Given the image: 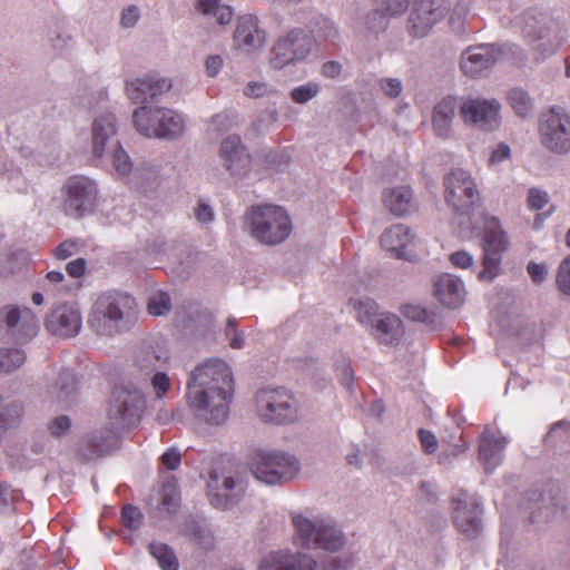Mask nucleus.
I'll return each mask as SVG.
<instances>
[{
    "instance_id": "obj_1",
    "label": "nucleus",
    "mask_w": 570,
    "mask_h": 570,
    "mask_svg": "<svg viewBox=\"0 0 570 570\" xmlns=\"http://www.w3.org/2000/svg\"><path fill=\"white\" fill-rule=\"evenodd\" d=\"M187 387V405L195 420L209 425H220L227 420L234 381L224 361L208 360L197 366Z\"/></svg>"
},
{
    "instance_id": "obj_2",
    "label": "nucleus",
    "mask_w": 570,
    "mask_h": 570,
    "mask_svg": "<svg viewBox=\"0 0 570 570\" xmlns=\"http://www.w3.org/2000/svg\"><path fill=\"white\" fill-rule=\"evenodd\" d=\"M242 229L256 243L276 246L285 242L293 229L288 213L281 206H249L242 216Z\"/></svg>"
},
{
    "instance_id": "obj_3",
    "label": "nucleus",
    "mask_w": 570,
    "mask_h": 570,
    "mask_svg": "<svg viewBox=\"0 0 570 570\" xmlns=\"http://www.w3.org/2000/svg\"><path fill=\"white\" fill-rule=\"evenodd\" d=\"M135 299L120 292L100 294L88 314V326L99 336L114 337L125 332L135 315Z\"/></svg>"
},
{
    "instance_id": "obj_4",
    "label": "nucleus",
    "mask_w": 570,
    "mask_h": 570,
    "mask_svg": "<svg viewBox=\"0 0 570 570\" xmlns=\"http://www.w3.org/2000/svg\"><path fill=\"white\" fill-rule=\"evenodd\" d=\"M291 521L294 527V542L301 548L337 551L345 543L343 532L321 517L308 518L299 512H291Z\"/></svg>"
},
{
    "instance_id": "obj_5",
    "label": "nucleus",
    "mask_w": 570,
    "mask_h": 570,
    "mask_svg": "<svg viewBox=\"0 0 570 570\" xmlns=\"http://www.w3.org/2000/svg\"><path fill=\"white\" fill-rule=\"evenodd\" d=\"M248 466L255 479L267 485L287 483L301 470L298 459L282 450H256L249 458Z\"/></svg>"
},
{
    "instance_id": "obj_6",
    "label": "nucleus",
    "mask_w": 570,
    "mask_h": 570,
    "mask_svg": "<svg viewBox=\"0 0 570 570\" xmlns=\"http://www.w3.org/2000/svg\"><path fill=\"white\" fill-rule=\"evenodd\" d=\"M255 411L264 423L288 425L301 416L299 402L294 393L285 387H264L255 394Z\"/></svg>"
},
{
    "instance_id": "obj_7",
    "label": "nucleus",
    "mask_w": 570,
    "mask_h": 570,
    "mask_svg": "<svg viewBox=\"0 0 570 570\" xmlns=\"http://www.w3.org/2000/svg\"><path fill=\"white\" fill-rule=\"evenodd\" d=\"M135 128L145 137L174 140L185 130V120L177 111L164 108L140 106L132 112Z\"/></svg>"
},
{
    "instance_id": "obj_8",
    "label": "nucleus",
    "mask_w": 570,
    "mask_h": 570,
    "mask_svg": "<svg viewBox=\"0 0 570 570\" xmlns=\"http://www.w3.org/2000/svg\"><path fill=\"white\" fill-rule=\"evenodd\" d=\"M444 199L456 215H469L481 205V195L471 174L463 169L449 173L443 180Z\"/></svg>"
},
{
    "instance_id": "obj_9",
    "label": "nucleus",
    "mask_w": 570,
    "mask_h": 570,
    "mask_svg": "<svg viewBox=\"0 0 570 570\" xmlns=\"http://www.w3.org/2000/svg\"><path fill=\"white\" fill-rule=\"evenodd\" d=\"M508 247L509 239L500 220L494 216L487 217L482 237V269L478 275L480 281L492 282L499 275L502 255Z\"/></svg>"
},
{
    "instance_id": "obj_10",
    "label": "nucleus",
    "mask_w": 570,
    "mask_h": 570,
    "mask_svg": "<svg viewBox=\"0 0 570 570\" xmlns=\"http://www.w3.org/2000/svg\"><path fill=\"white\" fill-rule=\"evenodd\" d=\"M315 38L302 28L289 30L279 37L271 51V65L282 69L291 63L305 60L315 48Z\"/></svg>"
},
{
    "instance_id": "obj_11",
    "label": "nucleus",
    "mask_w": 570,
    "mask_h": 570,
    "mask_svg": "<svg viewBox=\"0 0 570 570\" xmlns=\"http://www.w3.org/2000/svg\"><path fill=\"white\" fill-rule=\"evenodd\" d=\"M542 146L557 155L570 153V115L560 107H552L543 114L539 122Z\"/></svg>"
},
{
    "instance_id": "obj_12",
    "label": "nucleus",
    "mask_w": 570,
    "mask_h": 570,
    "mask_svg": "<svg viewBox=\"0 0 570 570\" xmlns=\"http://www.w3.org/2000/svg\"><path fill=\"white\" fill-rule=\"evenodd\" d=\"M522 21V33L531 45L543 41V43H538L535 48L544 46L550 51H554L564 41L566 31L562 24L547 13L527 11Z\"/></svg>"
},
{
    "instance_id": "obj_13",
    "label": "nucleus",
    "mask_w": 570,
    "mask_h": 570,
    "mask_svg": "<svg viewBox=\"0 0 570 570\" xmlns=\"http://www.w3.org/2000/svg\"><path fill=\"white\" fill-rule=\"evenodd\" d=\"M449 0H414L410 9L406 31L416 39L426 37L449 13Z\"/></svg>"
},
{
    "instance_id": "obj_14",
    "label": "nucleus",
    "mask_w": 570,
    "mask_h": 570,
    "mask_svg": "<svg viewBox=\"0 0 570 570\" xmlns=\"http://www.w3.org/2000/svg\"><path fill=\"white\" fill-rule=\"evenodd\" d=\"M65 213L73 218H81L90 213L96 204L98 188L94 180L85 176L70 177L63 185Z\"/></svg>"
},
{
    "instance_id": "obj_15",
    "label": "nucleus",
    "mask_w": 570,
    "mask_h": 570,
    "mask_svg": "<svg viewBox=\"0 0 570 570\" xmlns=\"http://www.w3.org/2000/svg\"><path fill=\"white\" fill-rule=\"evenodd\" d=\"M144 404L139 390L117 386L110 400L109 419L118 428H130L139 421Z\"/></svg>"
},
{
    "instance_id": "obj_16",
    "label": "nucleus",
    "mask_w": 570,
    "mask_h": 570,
    "mask_svg": "<svg viewBox=\"0 0 570 570\" xmlns=\"http://www.w3.org/2000/svg\"><path fill=\"white\" fill-rule=\"evenodd\" d=\"M501 104L494 99L469 98L460 106V115L464 124L484 131L500 127Z\"/></svg>"
},
{
    "instance_id": "obj_17",
    "label": "nucleus",
    "mask_w": 570,
    "mask_h": 570,
    "mask_svg": "<svg viewBox=\"0 0 570 570\" xmlns=\"http://www.w3.org/2000/svg\"><path fill=\"white\" fill-rule=\"evenodd\" d=\"M0 324L17 343H28L39 332V322L29 307L4 306L0 308Z\"/></svg>"
},
{
    "instance_id": "obj_18",
    "label": "nucleus",
    "mask_w": 570,
    "mask_h": 570,
    "mask_svg": "<svg viewBox=\"0 0 570 570\" xmlns=\"http://www.w3.org/2000/svg\"><path fill=\"white\" fill-rule=\"evenodd\" d=\"M508 45L482 43L466 48L460 61L461 70L469 77H478L494 66L510 50Z\"/></svg>"
},
{
    "instance_id": "obj_19",
    "label": "nucleus",
    "mask_w": 570,
    "mask_h": 570,
    "mask_svg": "<svg viewBox=\"0 0 570 570\" xmlns=\"http://www.w3.org/2000/svg\"><path fill=\"white\" fill-rule=\"evenodd\" d=\"M45 326L51 334L73 337L82 327V316L76 303L55 305L45 320Z\"/></svg>"
},
{
    "instance_id": "obj_20",
    "label": "nucleus",
    "mask_w": 570,
    "mask_h": 570,
    "mask_svg": "<svg viewBox=\"0 0 570 570\" xmlns=\"http://www.w3.org/2000/svg\"><path fill=\"white\" fill-rule=\"evenodd\" d=\"M219 158L224 168L232 177H245L252 166V157L246 146L237 135H229L224 138L218 149Z\"/></svg>"
},
{
    "instance_id": "obj_21",
    "label": "nucleus",
    "mask_w": 570,
    "mask_h": 570,
    "mask_svg": "<svg viewBox=\"0 0 570 570\" xmlns=\"http://www.w3.org/2000/svg\"><path fill=\"white\" fill-rule=\"evenodd\" d=\"M453 522L459 531L475 537L481 531V510L473 497L464 491L452 499Z\"/></svg>"
},
{
    "instance_id": "obj_22",
    "label": "nucleus",
    "mask_w": 570,
    "mask_h": 570,
    "mask_svg": "<svg viewBox=\"0 0 570 570\" xmlns=\"http://www.w3.org/2000/svg\"><path fill=\"white\" fill-rule=\"evenodd\" d=\"M259 570H318V563L308 553L278 550L262 560Z\"/></svg>"
},
{
    "instance_id": "obj_23",
    "label": "nucleus",
    "mask_w": 570,
    "mask_h": 570,
    "mask_svg": "<svg viewBox=\"0 0 570 570\" xmlns=\"http://www.w3.org/2000/svg\"><path fill=\"white\" fill-rule=\"evenodd\" d=\"M234 41L238 49L252 53L264 48L266 33L259 27L257 17L244 14L238 18L234 31Z\"/></svg>"
},
{
    "instance_id": "obj_24",
    "label": "nucleus",
    "mask_w": 570,
    "mask_h": 570,
    "mask_svg": "<svg viewBox=\"0 0 570 570\" xmlns=\"http://www.w3.org/2000/svg\"><path fill=\"white\" fill-rule=\"evenodd\" d=\"M415 242L412 229L404 224H395L386 228L381 236L382 247L394 258L410 259L407 250Z\"/></svg>"
},
{
    "instance_id": "obj_25",
    "label": "nucleus",
    "mask_w": 570,
    "mask_h": 570,
    "mask_svg": "<svg viewBox=\"0 0 570 570\" xmlns=\"http://www.w3.org/2000/svg\"><path fill=\"white\" fill-rule=\"evenodd\" d=\"M117 120L114 114L105 112L94 119L91 130V147L96 158L104 156L108 145L115 147Z\"/></svg>"
},
{
    "instance_id": "obj_26",
    "label": "nucleus",
    "mask_w": 570,
    "mask_h": 570,
    "mask_svg": "<svg viewBox=\"0 0 570 570\" xmlns=\"http://www.w3.org/2000/svg\"><path fill=\"white\" fill-rule=\"evenodd\" d=\"M434 295L441 304L449 308L461 306L465 297V288L462 281L452 274H442L435 277L433 283Z\"/></svg>"
},
{
    "instance_id": "obj_27",
    "label": "nucleus",
    "mask_w": 570,
    "mask_h": 570,
    "mask_svg": "<svg viewBox=\"0 0 570 570\" xmlns=\"http://www.w3.org/2000/svg\"><path fill=\"white\" fill-rule=\"evenodd\" d=\"M238 481L234 476H225L219 482L216 474H210L207 483V495L213 507L217 509H228L237 502Z\"/></svg>"
},
{
    "instance_id": "obj_28",
    "label": "nucleus",
    "mask_w": 570,
    "mask_h": 570,
    "mask_svg": "<svg viewBox=\"0 0 570 570\" xmlns=\"http://www.w3.org/2000/svg\"><path fill=\"white\" fill-rule=\"evenodd\" d=\"M371 335L383 345H395L404 335L402 320L392 313H381L370 328Z\"/></svg>"
},
{
    "instance_id": "obj_29",
    "label": "nucleus",
    "mask_w": 570,
    "mask_h": 570,
    "mask_svg": "<svg viewBox=\"0 0 570 570\" xmlns=\"http://www.w3.org/2000/svg\"><path fill=\"white\" fill-rule=\"evenodd\" d=\"M509 440L499 436L490 428H485L480 438L479 458L484 463L485 471L491 472L502 459V453Z\"/></svg>"
},
{
    "instance_id": "obj_30",
    "label": "nucleus",
    "mask_w": 570,
    "mask_h": 570,
    "mask_svg": "<svg viewBox=\"0 0 570 570\" xmlns=\"http://www.w3.org/2000/svg\"><path fill=\"white\" fill-rule=\"evenodd\" d=\"M458 105L452 96L442 98L433 108L432 126L436 136L449 138Z\"/></svg>"
},
{
    "instance_id": "obj_31",
    "label": "nucleus",
    "mask_w": 570,
    "mask_h": 570,
    "mask_svg": "<svg viewBox=\"0 0 570 570\" xmlns=\"http://www.w3.org/2000/svg\"><path fill=\"white\" fill-rule=\"evenodd\" d=\"M384 206L395 216H405L415 210L413 191L407 186L387 189L383 194Z\"/></svg>"
},
{
    "instance_id": "obj_32",
    "label": "nucleus",
    "mask_w": 570,
    "mask_h": 570,
    "mask_svg": "<svg viewBox=\"0 0 570 570\" xmlns=\"http://www.w3.org/2000/svg\"><path fill=\"white\" fill-rule=\"evenodd\" d=\"M507 102L514 114L522 119L532 117L534 112L533 98L521 87H513L508 90Z\"/></svg>"
},
{
    "instance_id": "obj_33",
    "label": "nucleus",
    "mask_w": 570,
    "mask_h": 570,
    "mask_svg": "<svg viewBox=\"0 0 570 570\" xmlns=\"http://www.w3.org/2000/svg\"><path fill=\"white\" fill-rule=\"evenodd\" d=\"M169 356L161 348L146 347L141 348L137 355V365L146 373H155L168 361Z\"/></svg>"
},
{
    "instance_id": "obj_34",
    "label": "nucleus",
    "mask_w": 570,
    "mask_h": 570,
    "mask_svg": "<svg viewBox=\"0 0 570 570\" xmlns=\"http://www.w3.org/2000/svg\"><path fill=\"white\" fill-rule=\"evenodd\" d=\"M24 409L20 402H10L0 406V439L7 431L16 429L21 423Z\"/></svg>"
},
{
    "instance_id": "obj_35",
    "label": "nucleus",
    "mask_w": 570,
    "mask_h": 570,
    "mask_svg": "<svg viewBox=\"0 0 570 570\" xmlns=\"http://www.w3.org/2000/svg\"><path fill=\"white\" fill-rule=\"evenodd\" d=\"M196 10L205 16H213L219 24L230 22L233 12L228 6L220 4V0H197Z\"/></svg>"
},
{
    "instance_id": "obj_36",
    "label": "nucleus",
    "mask_w": 570,
    "mask_h": 570,
    "mask_svg": "<svg viewBox=\"0 0 570 570\" xmlns=\"http://www.w3.org/2000/svg\"><path fill=\"white\" fill-rule=\"evenodd\" d=\"M149 552L161 570H178V559L171 548L161 542H151Z\"/></svg>"
},
{
    "instance_id": "obj_37",
    "label": "nucleus",
    "mask_w": 570,
    "mask_h": 570,
    "mask_svg": "<svg viewBox=\"0 0 570 570\" xmlns=\"http://www.w3.org/2000/svg\"><path fill=\"white\" fill-rule=\"evenodd\" d=\"M311 28L312 32L326 41L336 42L340 39V31L335 22L323 14H318L312 19Z\"/></svg>"
},
{
    "instance_id": "obj_38",
    "label": "nucleus",
    "mask_w": 570,
    "mask_h": 570,
    "mask_svg": "<svg viewBox=\"0 0 570 570\" xmlns=\"http://www.w3.org/2000/svg\"><path fill=\"white\" fill-rule=\"evenodd\" d=\"M27 354L22 348H1L0 350V371L11 373L24 364Z\"/></svg>"
},
{
    "instance_id": "obj_39",
    "label": "nucleus",
    "mask_w": 570,
    "mask_h": 570,
    "mask_svg": "<svg viewBox=\"0 0 570 570\" xmlns=\"http://www.w3.org/2000/svg\"><path fill=\"white\" fill-rule=\"evenodd\" d=\"M138 83H149V77L144 79L137 78L135 80L127 81V96L134 104H141V106H148L147 102L150 101V91L149 89L145 88V86H139Z\"/></svg>"
},
{
    "instance_id": "obj_40",
    "label": "nucleus",
    "mask_w": 570,
    "mask_h": 570,
    "mask_svg": "<svg viewBox=\"0 0 570 570\" xmlns=\"http://www.w3.org/2000/svg\"><path fill=\"white\" fill-rule=\"evenodd\" d=\"M354 307L357 321L368 330L372 327L376 316L381 314L377 313L375 303L370 299L357 301L355 302Z\"/></svg>"
},
{
    "instance_id": "obj_41",
    "label": "nucleus",
    "mask_w": 570,
    "mask_h": 570,
    "mask_svg": "<svg viewBox=\"0 0 570 570\" xmlns=\"http://www.w3.org/2000/svg\"><path fill=\"white\" fill-rule=\"evenodd\" d=\"M111 164L115 170L121 176H127L132 170V163L130 157L122 149L119 141H115V147L111 154Z\"/></svg>"
},
{
    "instance_id": "obj_42",
    "label": "nucleus",
    "mask_w": 570,
    "mask_h": 570,
    "mask_svg": "<svg viewBox=\"0 0 570 570\" xmlns=\"http://www.w3.org/2000/svg\"><path fill=\"white\" fill-rule=\"evenodd\" d=\"M170 297L163 291L154 293L148 299V313L154 316L166 315L170 311Z\"/></svg>"
},
{
    "instance_id": "obj_43",
    "label": "nucleus",
    "mask_w": 570,
    "mask_h": 570,
    "mask_svg": "<svg viewBox=\"0 0 570 570\" xmlns=\"http://www.w3.org/2000/svg\"><path fill=\"white\" fill-rule=\"evenodd\" d=\"M57 387L59 390V401L68 402L70 396L76 392L77 389L75 375L69 371L61 372L57 380Z\"/></svg>"
},
{
    "instance_id": "obj_44",
    "label": "nucleus",
    "mask_w": 570,
    "mask_h": 570,
    "mask_svg": "<svg viewBox=\"0 0 570 570\" xmlns=\"http://www.w3.org/2000/svg\"><path fill=\"white\" fill-rule=\"evenodd\" d=\"M320 85L313 81L295 87L291 91V98L296 104H306L320 92Z\"/></svg>"
},
{
    "instance_id": "obj_45",
    "label": "nucleus",
    "mask_w": 570,
    "mask_h": 570,
    "mask_svg": "<svg viewBox=\"0 0 570 570\" xmlns=\"http://www.w3.org/2000/svg\"><path fill=\"white\" fill-rule=\"evenodd\" d=\"M366 29L373 33L383 32L389 26V17L377 7L365 17Z\"/></svg>"
},
{
    "instance_id": "obj_46",
    "label": "nucleus",
    "mask_w": 570,
    "mask_h": 570,
    "mask_svg": "<svg viewBox=\"0 0 570 570\" xmlns=\"http://www.w3.org/2000/svg\"><path fill=\"white\" fill-rule=\"evenodd\" d=\"M49 42L57 53L62 55L73 46V37L66 30H53L49 36Z\"/></svg>"
},
{
    "instance_id": "obj_47",
    "label": "nucleus",
    "mask_w": 570,
    "mask_h": 570,
    "mask_svg": "<svg viewBox=\"0 0 570 570\" xmlns=\"http://www.w3.org/2000/svg\"><path fill=\"white\" fill-rule=\"evenodd\" d=\"M150 385L156 399L160 400L170 390L171 381L166 373L156 371L150 379Z\"/></svg>"
},
{
    "instance_id": "obj_48",
    "label": "nucleus",
    "mask_w": 570,
    "mask_h": 570,
    "mask_svg": "<svg viewBox=\"0 0 570 570\" xmlns=\"http://www.w3.org/2000/svg\"><path fill=\"white\" fill-rule=\"evenodd\" d=\"M558 289L570 296V256L566 257L559 265L556 277Z\"/></svg>"
},
{
    "instance_id": "obj_49",
    "label": "nucleus",
    "mask_w": 570,
    "mask_h": 570,
    "mask_svg": "<svg viewBox=\"0 0 570 570\" xmlns=\"http://www.w3.org/2000/svg\"><path fill=\"white\" fill-rule=\"evenodd\" d=\"M161 505L168 511L174 512L178 508L179 503V493L177 491V488L171 484L167 483L163 487L161 492Z\"/></svg>"
},
{
    "instance_id": "obj_50",
    "label": "nucleus",
    "mask_w": 570,
    "mask_h": 570,
    "mask_svg": "<svg viewBox=\"0 0 570 570\" xmlns=\"http://www.w3.org/2000/svg\"><path fill=\"white\" fill-rule=\"evenodd\" d=\"M377 7L390 18L405 12L409 0H377Z\"/></svg>"
},
{
    "instance_id": "obj_51",
    "label": "nucleus",
    "mask_w": 570,
    "mask_h": 570,
    "mask_svg": "<svg viewBox=\"0 0 570 570\" xmlns=\"http://www.w3.org/2000/svg\"><path fill=\"white\" fill-rule=\"evenodd\" d=\"M145 86L150 91V101L156 100L158 96L167 92L171 88V81L167 78L149 77V83H138Z\"/></svg>"
},
{
    "instance_id": "obj_52",
    "label": "nucleus",
    "mask_w": 570,
    "mask_h": 570,
    "mask_svg": "<svg viewBox=\"0 0 570 570\" xmlns=\"http://www.w3.org/2000/svg\"><path fill=\"white\" fill-rule=\"evenodd\" d=\"M236 318L235 317H228L225 334L226 337L229 340V346L235 350L243 348L245 345L244 334L240 331H237L236 327Z\"/></svg>"
},
{
    "instance_id": "obj_53",
    "label": "nucleus",
    "mask_w": 570,
    "mask_h": 570,
    "mask_svg": "<svg viewBox=\"0 0 570 570\" xmlns=\"http://www.w3.org/2000/svg\"><path fill=\"white\" fill-rule=\"evenodd\" d=\"M121 519L125 527L136 530L141 524L142 514L138 508L134 505H126L122 508Z\"/></svg>"
},
{
    "instance_id": "obj_54",
    "label": "nucleus",
    "mask_w": 570,
    "mask_h": 570,
    "mask_svg": "<svg viewBox=\"0 0 570 570\" xmlns=\"http://www.w3.org/2000/svg\"><path fill=\"white\" fill-rule=\"evenodd\" d=\"M71 426V421L67 415H59L48 422V431L53 438L65 435Z\"/></svg>"
},
{
    "instance_id": "obj_55",
    "label": "nucleus",
    "mask_w": 570,
    "mask_h": 570,
    "mask_svg": "<svg viewBox=\"0 0 570 570\" xmlns=\"http://www.w3.org/2000/svg\"><path fill=\"white\" fill-rule=\"evenodd\" d=\"M379 86L384 95L392 99L397 98L403 91V85L399 78H382Z\"/></svg>"
},
{
    "instance_id": "obj_56",
    "label": "nucleus",
    "mask_w": 570,
    "mask_h": 570,
    "mask_svg": "<svg viewBox=\"0 0 570 570\" xmlns=\"http://www.w3.org/2000/svg\"><path fill=\"white\" fill-rule=\"evenodd\" d=\"M235 125V116L228 112H220L212 117L210 127L214 131H226Z\"/></svg>"
},
{
    "instance_id": "obj_57",
    "label": "nucleus",
    "mask_w": 570,
    "mask_h": 570,
    "mask_svg": "<svg viewBox=\"0 0 570 570\" xmlns=\"http://www.w3.org/2000/svg\"><path fill=\"white\" fill-rule=\"evenodd\" d=\"M549 202L548 193L538 189L531 188L528 193V206L533 210L542 209Z\"/></svg>"
},
{
    "instance_id": "obj_58",
    "label": "nucleus",
    "mask_w": 570,
    "mask_h": 570,
    "mask_svg": "<svg viewBox=\"0 0 570 570\" xmlns=\"http://www.w3.org/2000/svg\"><path fill=\"white\" fill-rule=\"evenodd\" d=\"M336 371H337V375H338L341 384L346 389H351L353 379H354L351 363L345 358L342 360V362H340L336 365Z\"/></svg>"
},
{
    "instance_id": "obj_59",
    "label": "nucleus",
    "mask_w": 570,
    "mask_h": 570,
    "mask_svg": "<svg viewBox=\"0 0 570 570\" xmlns=\"http://www.w3.org/2000/svg\"><path fill=\"white\" fill-rule=\"evenodd\" d=\"M139 17V9L134 4L128 6L120 13V26L127 29L132 28L138 22Z\"/></svg>"
},
{
    "instance_id": "obj_60",
    "label": "nucleus",
    "mask_w": 570,
    "mask_h": 570,
    "mask_svg": "<svg viewBox=\"0 0 570 570\" xmlns=\"http://www.w3.org/2000/svg\"><path fill=\"white\" fill-rule=\"evenodd\" d=\"M417 433L423 451L426 454L434 453L439 444L436 436L431 431L424 429H420Z\"/></svg>"
},
{
    "instance_id": "obj_61",
    "label": "nucleus",
    "mask_w": 570,
    "mask_h": 570,
    "mask_svg": "<svg viewBox=\"0 0 570 570\" xmlns=\"http://www.w3.org/2000/svg\"><path fill=\"white\" fill-rule=\"evenodd\" d=\"M402 314L412 321L424 322L428 317V312L421 305L406 304L402 307Z\"/></svg>"
},
{
    "instance_id": "obj_62",
    "label": "nucleus",
    "mask_w": 570,
    "mask_h": 570,
    "mask_svg": "<svg viewBox=\"0 0 570 570\" xmlns=\"http://www.w3.org/2000/svg\"><path fill=\"white\" fill-rule=\"evenodd\" d=\"M196 219L202 224H209L215 219V212L208 204L199 202L194 209Z\"/></svg>"
},
{
    "instance_id": "obj_63",
    "label": "nucleus",
    "mask_w": 570,
    "mask_h": 570,
    "mask_svg": "<svg viewBox=\"0 0 570 570\" xmlns=\"http://www.w3.org/2000/svg\"><path fill=\"white\" fill-rule=\"evenodd\" d=\"M527 271L535 284H541L546 281L548 275V267L544 264L530 262L527 266Z\"/></svg>"
},
{
    "instance_id": "obj_64",
    "label": "nucleus",
    "mask_w": 570,
    "mask_h": 570,
    "mask_svg": "<svg viewBox=\"0 0 570 570\" xmlns=\"http://www.w3.org/2000/svg\"><path fill=\"white\" fill-rule=\"evenodd\" d=\"M243 92L248 98H261L267 95L268 86L265 82L250 81L245 86Z\"/></svg>"
}]
</instances>
